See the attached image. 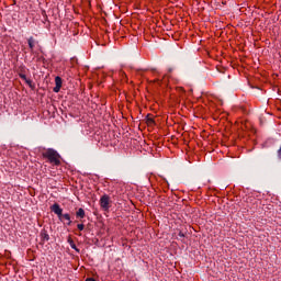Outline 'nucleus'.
Listing matches in <instances>:
<instances>
[{"label": "nucleus", "instance_id": "nucleus-1", "mask_svg": "<svg viewBox=\"0 0 281 281\" xmlns=\"http://www.w3.org/2000/svg\"><path fill=\"white\" fill-rule=\"evenodd\" d=\"M42 157L47 159L52 166H60V154L54 148H48L42 153Z\"/></svg>", "mask_w": 281, "mask_h": 281}, {"label": "nucleus", "instance_id": "nucleus-2", "mask_svg": "<svg viewBox=\"0 0 281 281\" xmlns=\"http://www.w3.org/2000/svg\"><path fill=\"white\" fill-rule=\"evenodd\" d=\"M50 212H54V214H56L58 216V218L61 223H65V221H66L67 225H71V215H69V213L63 214V209L60 207L59 203L53 204L50 206Z\"/></svg>", "mask_w": 281, "mask_h": 281}, {"label": "nucleus", "instance_id": "nucleus-3", "mask_svg": "<svg viewBox=\"0 0 281 281\" xmlns=\"http://www.w3.org/2000/svg\"><path fill=\"white\" fill-rule=\"evenodd\" d=\"M99 203L103 212H109V210L111 209V196H109V194H103L100 198Z\"/></svg>", "mask_w": 281, "mask_h": 281}, {"label": "nucleus", "instance_id": "nucleus-4", "mask_svg": "<svg viewBox=\"0 0 281 281\" xmlns=\"http://www.w3.org/2000/svg\"><path fill=\"white\" fill-rule=\"evenodd\" d=\"M55 85H56V87L53 89V91H54V93H58L60 91V89L63 88V78L57 76L55 78Z\"/></svg>", "mask_w": 281, "mask_h": 281}, {"label": "nucleus", "instance_id": "nucleus-5", "mask_svg": "<svg viewBox=\"0 0 281 281\" xmlns=\"http://www.w3.org/2000/svg\"><path fill=\"white\" fill-rule=\"evenodd\" d=\"M40 237H41L42 243H47V240H49V234L47 233L46 229L41 231Z\"/></svg>", "mask_w": 281, "mask_h": 281}, {"label": "nucleus", "instance_id": "nucleus-6", "mask_svg": "<svg viewBox=\"0 0 281 281\" xmlns=\"http://www.w3.org/2000/svg\"><path fill=\"white\" fill-rule=\"evenodd\" d=\"M145 120H146L147 126H155V115L147 114Z\"/></svg>", "mask_w": 281, "mask_h": 281}, {"label": "nucleus", "instance_id": "nucleus-7", "mask_svg": "<svg viewBox=\"0 0 281 281\" xmlns=\"http://www.w3.org/2000/svg\"><path fill=\"white\" fill-rule=\"evenodd\" d=\"M29 47L31 52H34V46L36 45V40H34L32 36L27 40Z\"/></svg>", "mask_w": 281, "mask_h": 281}, {"label": "nucleus", "instance_id": "nucleus-8", "mask_svg": "<svg viewBox=\"0 0 281 281\" xmlns=\"http://www.w3.org/2000/svg\"><path fill=\"white\" fill-rule=\"evenodd\" d=\"M76 216L77 218H85V209H78V211L76 212Z\"/></svg>", "mask_w": 281, "mask_h": 281}, {"label": "nucleus", "instance_id": "nucleus-9", "mask_svg": "<svg viewBox=\"0 0 281 281\" xmlns=\"http://www.w3.org/2000/svg\"><path fill=\"white\" fill-rule=\"evenodd\" d=\"M19 77L26 82V85H32V80L27 79V76L20 74Z\"/></svg>", "mask_w": 281, "mask_h": 281}, {"label": "nucleus", "instance_id": "nucleus-10", "mask_svg": "<svg viewBox=\"0 0 281 281\" xmlns=\"http://www.w3.org/2000/svg\"><path fill=\"white\" fill-rule=\"evenodd\" d=\"M68 243L71 247V249H75L77 251H80L77 247H76V243H74V239H71V237L68 238Z\"/></svg>", "mask_w": 281, "mask_h": 281}, {"label": "nucleus", "instance_id": "nucleus-11", "mask_svg": "<svg viewBox=\"0 0 281 281\" xmlns=\"http://www.w3.org/2000/svg\"><path fill=\"white\" fill-rule=\"evenodd\" d=\"M77 229H79V232H82L85 229V224H78Z\"/></svg>", "mask_w": 281, "mask_h": 281}, {"label": "nucleus", "instance_id": "nucleus-12", "mask_svg": "<svg viewBox=\"0 0 281 281\" xmlns=\"http://www.w3.org/2000/svg\"><path fill=\"white\" fill-rule=\"evenodd\" d=\"M178 236H180V238H186V235L183 234V232H180V233L178 234Z\"/></svg>", "mask_w": 281, "mask_h": 281}, {"label": "nucleus", "instance_id": "nucleus-13", "mask_svg": "<svg viewBox=\"0 0 281 281\" xmlns=\"http://www.w3.org/2000/svg\"><path fill=\"white\" fill-rule=\"evenodd\" d=\"M86 281H95V279H93V278H88V279H86Z\"/></svg>", "mask_w": 281, "mask_h": 281}]
</instances>
